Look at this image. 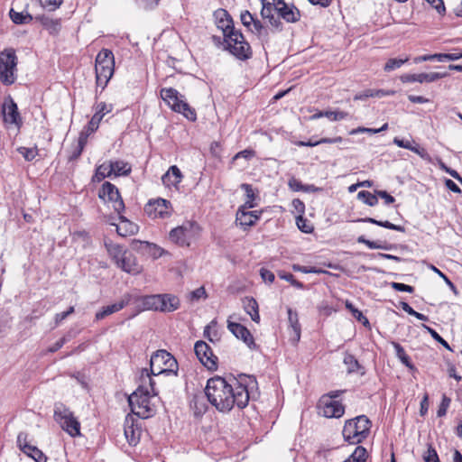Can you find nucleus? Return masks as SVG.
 I'll return each mask as SVG.
<instances>
[{
	"label": "nucleus",
	"mask_w": 462,
	"mask_h": 462,
	"mask_svg": "<svg viewBox=\"0 0 462 462\" xmlns=\"http://www.w3.org/2000/svg\"><path fill=\"white\" fill-rule=\"evenodd\" d=\"M182 173L180 170L172 165L169 168L168 171L162 176V182L167 186H177L182 180Z\"/></svg>",
	"instance_id": "obj_30"
},
{
	"label": "nucleus",
	"mask_w": 462,
	"mask_h": 462,
	"mask_svg": "<svg viewBox=\"0 0 462 462\" xmlns=\"http://www.w3.org/2000/svg\"><path fill=\"white\" fill-rule=\"evenodd\" d=\"M109 112L110 109L107 107L106 103L101 102L97 104L96 113L91 117L88 124L80 132V134H87V137H88L91 134L97 130L100 121L102 120L104 116Z\"/></svg>",
	"instance_id": "obj_20"
},
{
	"label": "nucleus",
	"mask_w": 462,
	"mask_h": 462,
	"mask_svg": "<svg viewBox=\"0 0 462 462\" xmlns=\"http://www.w3.org/2000/svg\"><path fill=\"white\" fill-rule=\"evenodd\" d=\"M261 211H247L244 209H238L236 212V222L246 229L254 226L260 218Z\"/></svg>",
	"instance_id": "obj_24"
},
{
	"label": "nucleus",
	"mask_w": 462,
	"mask_h": 462,
	"mask_svg": "<svg viewBox=\"0 0 462 462\" xmlns=\"http://www.w3.org/2000/svg\"><path fill=\"white\" fill-rule=\"evenodd\" d=\"M35 20L38 21L51 35H57L61 29L60 19H52L47 15L42 14L35 16Z\"/></svg>",
	"instance_id": "obj_28"
},
{
	"label": "nucleus",
	"mask_w": 462,
	"mask_h": 462,
	"mask_svg": "<svg viewBox=\"0 0 462 462\" xmlns=\"http://www.w3.org/2000/svg\"><path fill=\"white\" fill-rule=\"evenodd\" d=\"M227 328L238 339H241L249 348L255 349L256 345L251 332L240 323L227 321Z\"/></svg>",
	"instance_id": "obj_18"
},
{
	"label": "nucleus",
	"mask_w": 462,
	"mask_h": 462,
	"mask_svg": "<svg viewBox=\"0 0 462 462\" xmlns=\"http://www.w3.org/2000/svg\"><path fill=\"white\" fill-rule=\"evenodd\" d=\"M2 114L5 124L14 125L17 128L22 126L23 120L18 111L17 105L11 97L5 98L2 105Z\"/></svg>",
	"instance_id": "obj_15"
},
{
	"label": "nucleus",
	"mask_w": 462,
	"mask_h": 462,
	"mask_svg": "<svg viewBox=\"0 0 462 462\" xmlns=\"http://www.w3.org/2000/svg\"><path fill=\"white\" fill-rule=\"evenodd\" d=\"M260 275L264 282L269 283H272L275 279L274 273L264 268L260 270Z\"/></svg>",
	"instance_id": "obj_62"
},
{
	"label": "nucleus",
	"mask_w": 462,
	"mask_h": 462,
	"mask_svg": "<svg viewBox=\"0 0 462 462\" xmlns=\"http://www.w3.org/2000/svg\"><path fill=\"white\" fill-rule=\"evenodd\" d=\"M125 436L130 445L135 446L139 441L140 431L139 430H134L133 424L130 426H125Z\"/></svg>",
	"instance_id": "obj_41"
},
{
	"label": "nucleus",
	"mask_w": 462,
	"mask_h": 462,
	"mask_svg": "<svg viewBox=\"0 0 462 462\" xmlns=\"http://www.w3.org/2000/svg\"><path fill=\"white\" fill-rule=\"evenodd\" d=\"M132 300H133L132 294H130V293L124 294L122 296V298L120 299V300H118L117 302L111 304V305L105 306L99 311H97L95 315L96 320H101L113 313L118 312L119 310H123L127 305L131 304Z\"/></svg>",
	"instance_id": "obj_19"
},
{
	"label": "nucleus",
	"mask_w": 462,
	"mask_h": 462,
	"mask_svg": "<svg viewBox=\"0 0 462 462\" xmlns=\"http://www.w3.org/2000/svg\"><path fill=\"white\" fill-rule=\"evenodd\" d=\"M151 375L152 374L149 373L147 369H143L140 376V385H144V389L150 388V393H152L153 395H157L158 392L154 388L155 382Z\"/></svg>",
	"instance_id": "obj_39"
},
{
	"label": "nucleus",
	"mask_w": 462,
	"mask_h": 462,
	"mask_svg": "<svg viewBox=\"0 0 462 462\" xmlns=\"http://www.w3.org/2000/svg\"><path fill=\"white\" fill-rule=\"evenodd\" d=\"M132 298H133V300H132L131 304H134L139 312L143 311V310L159 311V300H160L159 294L145 295V296L132 294Z\"/></svg>",
	"instance_id": "obj_17"
},
{
	"label": "nucleus",
	"mask_w": 462,
	"mask_h": 462,
	"mask_svg": "<svg viewBox=\"0 0 462 462\" xmlns=\"http://www.w3.org/2000/svg\"><path fill=\"white\" fill-rule=\"evenodd\" d=\"M289 187L294 191L305 190L302 183L295 178L289 180Z\"/></svg>",
	"instance_id": "obj_64"
},
{
	"label": "nucleus",
	"mask_w": 462,
	"mask_h": 462,
	"mask_svg": "<svg viewBox=\"0 0 462 462\" xmlns=\"http://www.w3.org/2000/svg\"><path fill=\"white\" fill-rule=\"evenodd\" d=\"M110 176H111V172H110V170H109V168L107 166V163L104 162L103 164L99 165L97 168L96 172H95V174L92 177V181L93 182H100L105 178L110 177Z\"/></svg>",
	"instance_id": "obj_40"
},
{
	"label": "nucleus",
	"mask_w": 462,
	"mask_h": 462,
	"mask_svg": "<svg viewBox=\"0 0 462 462\" xmlns=\"http://www.w3.org/2000/svg\"><path fill=\"white\" fill-rule=\"evenodd\" d=\"M317 408L319 413L326 418H341L345 413V406L337 400H330L329 396H321Z\"/></svg>",
	"instance_id": "obj_12"
},
{
	"label": "nucleus",
	"mask_w": 462,
	"mask_h": 462,
	"mask_svg": "<svg viewBox=\"0 0 462 462\" xmlns=\"http://www.w3.org/2000/svg\"><path fill=\"white\" fill-rule=\"evenodd\" d=\"M387 129H388V124L383 125V126L381 128H378V129L366 128V127L359 126L357 128L352 129L349 132V134H361V133L377 134V133H380L382 131H385Z\"/></svg>",
	"instance_id": "obj_48"
},
{
	"label": "nucleus",
	"mask_w": 462,
	"mask_h": 462,
	"mask_svg": "<svg viewBox=\"0 0 462 462\" xmlns=\"http://www.w3.org/2000/svg\"><path fill=\"white\" fill-rule=\"evenodd\" d=\"M325 117L331 121H341L349 117V113L340 110H326Z\"/></svg>",
	"instance_id": "obj_46"
},
{
	"label": "nucleus",
	"mask_w": 462,
	"mask_h": 462,
	"mask_svg": "<svg viewBox=\"0 0 462 462\" xmlns=\"http://www.w3.org/2000/svg\"><path fill=\"white\" fill-rule=\"evenodd\" d=\"M224 42L226 44V49L237 59L245 60L251 58V47L240 31L229 32L224 36Z\"/></svg>",
	"instance_id": "obj_9"
},
{
	"label": "nucleus",
	"mask_w": 462,
	"mask_h": 462,
	"mask_svg": "<svg viewBox=\"0 0 462 462\" xmlns=\"http://www.w3.org/2000/svg\"><path fill=\"white\" fill-rule=\"evenodd\" d=\"M430 269L432 270L435 273H437L440 279H443V281L446 282V284L455 292L457 293V288L455 284L450 281V279L443 273L439 269H438L433 264L430 265Z\"/></svg>",
	"instance_id": "obj_55"
},
{
	"label": "nucleus",
	"mask_w": 462,
	"mask_h": 462,
	"mask_svg": "<svg viewBox=\"0 0 462 462\" xmlns=\"http://www.w3.org/2000/svg\"><path fill=\"white\" fill-rule=\"evenodd\" d=\"M391 286L397 291H404L409 293H412L414 291V288L412 286L404 283L392 282Z\"/></svg>",
	"instance_id": "obj_59"
},
{
	"label": "nucleus",
	"mask_w": 462,
	"mask_h": 462,
	"mask_svg": "<svg viewBox=\"0 0 462 462\" xmlns=\"http://www.w3.org/2000/svg\"><path fill=\"white\" fill-rule=\"evenodd\" d=\"M54 419L69 436L80 435V423L73 412L62 402L55 403Z\"/></svg>",
	"instance_id": "obj_7"
},
{
	"label": "nucleus",
	"mask_w": 462,
	"mask_h": 462,
	"mask_svg": "<svg viewBox=\"0 0 462 462\" xmlns=\"http://www.w3.org/2000/svg\"><path fill=\"white\" fill-rule=\"evenodd\" d=\"M296 224L299 229L303 233L310 234L313 231V226L301 216L296 218Z\"/></svg>",
	"instance_id": "obj_51"
},
{
	"label": "nucleus",
	"mask_w": 462,
	"mask_h": 462,
	"mask_svg": "<svg viewBox=\"0 0 462 462\" xmlns=\"http://www.w3.org/2000/svg\"><path fill=\"white\" fill-rule=\"evenodd\" d=\"M357 242L360 244L365 245L370 249H388V246L380 241H370L366 239L364 236H361L357 238Z\"/></svg>",
	"instance_id": "obj_45"
},
{
	"label": "nucleus",
	"mask_w": 462,
	"mask_h": 462,
	"mask_svg": "<svg viewBox=\"0 0 462 462\" xmlns=\"http://www.w3.org/2000/svg\"><path fill=\"white\" fill-rule=\"evenodd\" d=\"M200 234V227L196 222L188 221L181 226L173 228L169 237L171 241L180 246H189L198 239Z\"/></svg>",
	"instance_id": "obj_8"
},
{
	"label": "nucleus",
	"mask_w": 462,
	"mask_h": 462,
	"mask_svg": "<svg viewBox=\"0 0 462 462\" xmlns=\"http://www.w3.org/2000/svg\"><path fill=\"white\" fill-rule=\"evenodd\" d=\"M451 399L448 397L446 394L442 395L441 402L437 411V415L439 417H443L447 414L448 409L450 405Z\"/></svg>",
	"instance_id": "obj_53"
},
{
	"label": "nucleus",
	"mask_w": 462,
	"mask_h": 462,
	"mask_svg": "<svg viewBox=\"0 0 462 462\" xmlns=\"http://www.w3.org/2000/svg\"><path fill=\"white\" fill-rule=\"evenodd\" d=\"M392 345L395 350L396 356L400 361L408 368L413 369L414 365L411 362L410 356L406 354L404 348L398 342H392Z\"/></svg>",
	"instance_id": "obj_37"
},
{
	"label": "nucleus",
	"mask_w": 462,
	"mask_h": 462,
	"mask_svg": "<svg viewBox=\"0 0 462 462\" xmlns=\"http://www.w3.org/2000/svg\"><path fill=\"white\" fill-rule=\"evenodd\" d=\"M129 406L133 413L140 418L145 419L152 415V409L150 406V391L144 389V385L138 388L128 397Z\"/></svg>",
	"instance_id": "obj_6"
},
{
	"label": "nucleus",
	"mask_w": 462,
	"mask_h": 462,
	"mask_svg": "<svg viewBox=\"0 0 462 462\" xmlns=\"http://www.w3.org/2000/svg\"><path fill=\"white\" fill-rule=\"evenodd\" d=\"M17 65V56L12 48L5 49L0 53V80L5 85L14 82V70Z\"/></svg>",
	"instance_id": "obj_10"
},
{
	"label": "nucleus",
	"mask_w": 462,
	"mask_h": 462,
	"mask_svg": "<svg viewBox=\"0 0 462 462\" xmlns=\"http://www.w3.org/2000/svg\"><path fill=\"white\" fill-rule=\"evenodd\" d=\"M292 270L295 272H300V273H326V271H324L322 269H318L316 267H308V266H303V265H300V264H293Z\"/></svg>",
	"instance_id": "obj_54"
},
{
	"label": "nucleus",
	"mask_w": 462,
	"mask_h": 462,
	"mask_svg": "<svg viewBox=\"0 0 462 462\" xmlns=\"http://www.w3.org/2000/svg\"><path fill=\"white\" fill-rule=\"evenodd\" d=\"M424 462H440L436 449L431 444L428 445L427 450L423 454Z\"/></svg>",
	"instance_id": "obj_47"
},
{
	"label": "nucleus",
	"mask_w": 462,
	"mask_h": 462,
	"mask_svg": "<svg viewBox=\"0 0 462 462\" xmlns=\"http://www.w3.org/2000/svg\"><path fill=\"white\" fill-rule=\"evenodd\" d=\"M98 197L105 201L111 202L115 211L118 214L125 210V203L121 198L119 190L111 182L106 181L103 183L98 191Z\"/></svg>",
	"instance_id": "obj_11"
},
{
	"label": "nucleus",
	"mask_w": 462,
	"mask_h": 462,
	"mask_svg": "<svg viewBox=\"0 0 462 462\" xmlns=\"http://www.w3.org/2000/svg\"><path fill=\"white\" fill-rule=\"evenodd\" d=\"M69 340V337L68 336H65L63 337H61L60 339H59L55 344H53L52 346H51L48 349H47V352L48 353H54L56 351H58L59 349H60Z\"/></svg>",
	"instance_id": "obj_58"
},
{
	"label": "nucleus",
	"mask_w": 462,
	"mask_h": 462,
	"mask_svg": "<svg viewBox=\"0 0 462 462\" xmlns=\"http://www.w3.org/2000/svg\"><path fill=\"white\" fill-rule=\"evenodd\" d=\"M423 327L428 330V332L431 335V337L438 342H439L443 346H445L448 349H450L449 345L446 340H444L439 333H437L433 328L423 325Z\"/></svg>",
	"instance_id": "obj_56"
},
{
	"label": "nucleus",
	"mask_w": 462,
	"mask_h": 462,
	"mask_svg": "<svg viewBox=\"0 0 462 462\" xmlns=\"http://www.w3.org/2000/svg\"><path fill=\"white\" fill-rule=\"evenodd\" d=\"M116 266L122 271L130 274H138L141 272V266L136 263V259L132 252L128 251L116 262Z\"/></svg>",
	"instance_id": "obj_21"
},
{
	"label": "nucleus",
	"mask_w": 462,
	"mask_h": 462,
	"mask_svg": "<svg viewBox=\"0 0 462 462\" xmlns=\"http://www.w3.org/2000/svg\"><path fill=\"white\" fill-rule=\"evenodd\" d=\"M75 309L73 306L69 307L68 310L57 313L54 318L55 325L58 326L62 320L67 319L70 314L74 313Z\"/></svg>",
	"instance_id": "obj_57"
},
{
	"label": "nucleus",
	"mask_w": 462,
	"mask_h": 462,
	"mask_svg": "<svg viewBox=\"0 0 462 462\" xmlns=\"http://www.w3.org/2000/svg\"><path fill=\"white\" fill-rule=\"evenodd\" d=\"M25 455L32 457L35 462H47L48 460L47 457L43 454V452L35 446L27 448V452L25 453Z\"/></svg>",
	"instance_id": "obj_42"
},
{
	"label": "nucleus",
	"mask_w": 462,
	"mask_h": 462,
	"mask_svg": "<svg viewBox=\"0 0 462 462\" xmlns=\"http://www.w3.org/2000/svg\"><path fill=\"white\" fill-rule=\"evenodd\" d=\"M159 311L172 312L180 308V300L173 294H159Z\"/></svg>",
	"instance_id": "obj_26"
},
{
	"label": "nucleus",
	"mask_w": 462,
	"mask_h": 462,
	"mask_svg": "<svg viewBox=\"0 0 462 462\" xmlns=\"http://www.w3.org/2000/svg\"><path fill=\"white\" fill-rule=\"evenodd\" d=\"M357 221L374 224V225H377L379 226H383V227H385V228H388V229H392V230H396V231H399V232H404L405 231L404 226L394 225V224H393V223H391V222H389L387 220L386 221H380V220H376V219L372 218V217H365V218H360Z\"/></svg>",
	"instance_id": "obj_38"
},
{
	"label": "nucleus",
	"mask_w": 462,
	"mask_h": 462,
	"mask_svg": "<svg viewBox=\"0 0 462 462\" xmlns=\"http://www.w3.org/2000/svg\"><path fill=\"white\" fill-rule=\"evenodd\" d=\"M106 163L110 170L111 175L112 174H115L116 176L127 175L131 171V167L128 165V163H126L123 161L108 162Z\"/></svg>",
	"instance_id": "obj_34"
},
{
	"label": "nucleus",
	"mask_w": 462,
	"mask_h": 462,
	"mask_svg": "<svg viewBox=\"0 0 462 462\" xmlns=\"http://www.w3.org/2000/svg\"><path fill=\"white\" fill-rule=\"evenodd\" d=\"M115 69V58L112 51L102 49L96 57V81L103 89L112 78Z\"/></svg>",
	"instance_id": "obj_3"
},
{
	"label": "nucleus",
	"mask_w": 462,
	"mask_h": 462,
	"mask_svg": "<svg viewBox=\"0 0 462 462\" xmlns=\"http://www.w3.org/2000/svg\"><path fill=\"white\" fill-rule=\"evenodd\" d=\"M447 73L430 72L420 74H405L401 77L402 82H434L439 79L445 78Z\"/></svg>",
	"instance_id": "obj_22"
},
{
	"label": "nucleus",
	"mask_w": 462,
	"mask_h": 462,
	"mask_svg": "<svg viewBox=\"0 0 462 462\" xmlns=\"http://www.w3.org/2000/svg\"><path fill=\"white\" fill-rule=\"evenodd\" d=\"M240 19L242 23L249 28L254 22V17L252 15V14L249 11H245L241 14Z\"/></svg>",
	"instance_id": "obj_60"
},
{
	"label": "nucleus",
	"mask_w": 462,
	"mask_h": 462,
	"mask_svg": "<svg viewBox=\"0 0 462 462\" xmlns=\"http://www.w3.org/2000/svg\"><path fill=\"white\" fill-rule=\"evenodd\" d=\"M150 371L152 375L177 374L178 363L171 354L166 350H158L150 360Z\"/></svg>",
	"instance_id": "obj_4"
},
{
	"label": "nucleus",
	"mask_w": 462,
	"mask_h": 462,
	"mask_svg": "<svg viewBox=\"0 0 462 462\" xmlns=\"http://www.w3.org/2000/svg\"><path fill=\"white\" fill-rule=\"evenodd\" d=\"M87 134H79L77 144L73 147L71 153L69 156V161L72 162L77 160L82 153L85 145L87 144Z\"/></svg>",
	"instance_id": "obj_35"
},
{
	"label": "nucleus",
	"mask_w": 462,
	"mask_h": 462,
	"mask_svg": "<svg viewBox=\"0 0 462 462\" xmlns=\"http://www.w3.org/2000/svg\"><path fill=\"white\" fill-rule=\"evenodd\" d=\"M408 59H389L385 63L383 69L385 71H392L396 69H399L402 65H403Z\"/></svg>",
	"instance_id": "obj_49"
},
{
	"label": "nucleus",
	"mask_w": 462,
	"mask_h": 462,
	"mask_svg": "<svg viewBox=\"0 0 462 462\" xmlns=\"http://www.w3.org/2000/svg\"><path fill=\"white\" fill-rule=\"evenodd\" d=\"M434 7L439 14H444L446 8L443 0H426Z\"/></svg>",
	"instance_id": "obj_61"
},
{
	"label": "nucleus",
	"mask_w": 462,
	"mask_h": 462,
	"mask_svg": "<svg viewBox=\"0 0 462 462\" xmlns=\"http://www.w3.org/2000/svg\"><path fill=\"white\" fill-rule=\"evenodd\" d=\"M262 2V10H261V16L263 19H268L269 23L272 26H273L276 29H279L282 25L281 21L278 19L276 14V5L275 2L269 3L266 0H261Z\"/></svg>",
	"instance_id": "obj_25"
},
{
	"label": "nucleus",
	"mask_w": 462,
	"mask_h": 462,
	"mask_svg": "<svg viewBox=\"0 0 462 462\" xmlns=\"http://www.w3.org/2000/svg\"><path fill=\"white\" fill-rule=\"evenodd\" d=\"M205 394L208 402L220 412H228L234 406L244 409L250 400L247 385L236 379L229 383L220 376L208 380Z\"/></svg>",
	"instance_id": "obj_1"
},
{
	"label": "nucleus",
	"mask_w": 462,
	"mask_h": 462,
	"mask_svg": "<svg viewBox=\"0 0 462 462\" xmlns=\"http://www.w3.org/2000/svg\"><path fill=\"white\" fill-rule=\"evenodd\" d=\"M371 421L365 415H359L345 422L342 435L349 444H359L367 438Z\"/></svg>",
	"instance_id": "obj_2"
},
{
	"label": "nucleus",
	"mask_w": 462,
	"mask_h": 462,
	"mask_svg": "<svg viewBox=\"0 0 462 462\" xmlns=\"http://www.w3.org/2000/svg\"><path fill=\"white\" fill-rule=\"evenodd\" d=\"M436 60L438 61H445V60H457L462 58L461 52H454V53H436L434 54Z\"/></svg>",
	"instance_id": "obj_52"
},
{
	"label": "nucleus",
	"mask_w": 462,
	"mask_h": 462,
	"mask_svg": "<svg viewBox=\"0 0 462 462\" xmlns=\"http://www.w3.org/2000/svg\"><path fill=\"white\" fill-rule=\"evenodd\" d=\"M119 215L120 225L116 226V232L121 236H132L137 233L138 226L129 221L121 213Z\"/></svg>",
	"instance_id": "obj_29"
},
{
	"label": "nucleus",
	"mask_w": 462,
	"mask_h": 462,
	"mask_svg": "<svg viewBox=\"0 0 462 462\" xmlns=\"http://www.w3.org/2000/svg\"><path fill=\"white\" fill-rule=\"evenodd\" d=\"M9 15L12 22L19 25L28 24L33 19H35V17H33L26 8L22 11H16L14 7H12L10 9Z\"/></svg>",
	"instance_id": "obj_31"
},
{
	"label": "nucleus",
	"mask_w": 462,
	"mask_h": 462,
	"mask_svg": "<svg viewBox=\"0 0 462 462\" xmlns=\"http://www.w3.org/2000/svg\"><path fill=\"white\" fill-rule=\"evenodd\" d=\"M17 446L25 454L27 452V448H31V445L28 442V435L25 432H20L17 436Z\"/></svg>",
	"instance_id": "obj_50"
},
{
	"label": "nucleus",
	"mask_w": 462,
	"mask_h": 462,
	"mask_svg": "<svg viewBox=\"0 0 462 462\" xmlns=\"http://www.w3.org/2000/svg\"><path fill=\"white\" fill-rule=\"evenodd\" d=\"M276 5L278 19H284L287 23H296L300 18V11L294 5H288L284 0H273Z\"/></svg>",
	"instance_id": "obj_16"
},
{
	"label": "nucleus",
	"mask_w": 462,
	"mask_h": 462,
	"mask_svg": "<svg viewBox=\"0 0 462 462\" xmlns=\"http://www.w3.org/2000/svg\"><path fill=\"white\" fill-rule=\"evenodd\" d=\"M357 198L370 207H374L378 203L377 194L374 195L367 190L359 191Z\"/></svg>",
	"instance_id": "obj_44"
},
{
	"label": "nucleus",
	"mask_w": 462,
	"mask_h": 462,
	"mask_svg": "<svg viewBox=\"0 0 462 462\" xmlns=\"http://www.w3.org/2000/svg\"><path fill=\"white\" fill-rule=\"evenodd\" d=\"M344 364L346 366V371L348 374L358 372L359 370H364V368L360 365L357 359L351 354L346 353L343 360ZM365 371L361 372V374H364Z\"/></svg>",
	"instance_id": "obj_36"
},
{
	"label": "nucleus",
	"mask_w": 462,
	"mask_h": 462,
	"mask_svg": "<svg viewBox=\"0 0 462 462\" xmlns=\"http://www.w3.org/2000/svg\"><path fill=\"white\" fill-rule=\"evenodd\" d=\"M245 311L250 315L253 321L259 323L260 315L257 301L252 297H246L243 300Z\"/></svg>",
	"instance_id": "obj_32"
},
{
	"label": "nucleus",
	"mask_w": 462,
	"mask_h": 462,
	"mask_svg": "<svg viewBox=\"0 0 462 462\" xmlns=\"http://www.w3.org/2000/svg\"><path fill=\"white\" fill-rule=\"evenodd\" d=\"M214 17L218 29L223 32L224 36L229 32L234 31L233 20L230 14L224 9H218L214 12Z\"/></svg>",
	"instance_id": "obj_23"
},
{
	"label": "nucleus",
	"mask_w": 462,
	"mask_h": 462,
	"mask_svg": "<svg viewBox=\"0 0 462 462\" xmlns=\"http://www.w3.org/2000/svg\"><path fill=\"white\" fill-rule=\"evenodd\" d=\"M16 151L24 158L25 161L31 162L38 155L37 147L21 146Z\"/></svg>",
	"instance_id": "obj_43"
},
{
	"label": "nucleus",
	"mask_w": 462,
	"mask_h": 462,
	"mask_svg": "<svg viewBox=\"0 0 462 462\" xmlns=\"http://www.w3.org/2000/svg\"><path fill=\"white\" fill-rule=\"evenodd\" d=\"M288 319L290 323L291 341L293 345H297L300 339V324L299 322L298 313L293 311L291 308H288Z\"/></svg>",
	"instance_id": "obj_27"
},
{
	"label": "nucleus",
	"mask_w": 462,
	"mask_h": 462,
	"mask_svg": "<svg viewBox=\"0 0 462 462\" xmlns=\"http://www.w3.org/2000/svg\"><path fill=\"white\" fill-rule=\"evenodd\" d=\"M105 246L107 250L110 257L115 261V263L121 259L125 253L128 252L127 249L124 248L122 245L118 244H115L112 241H106Z\"/></svg>",
	"instance_id": "obj_33"
},
{
	"label": "nucleus",
	"mask_w": 462,
	"mask_h": 462,
	"mask_svg": "<svg viewBox=\"0 0 462 462\" xmlns=\"http://www.w3.org/2000/svg\"><path fill=\"white\" fill-rule=\"evenodd\" d=\"M194 351L200 363L209 370H217V357L213 354L211 347L202 340L197 341Z\"/></svg>",
	"instance_id": "obj_13"
},
{
	"label": "nucleus",
	"mask_w": 462,
	"mask_h": 462,
	"mask_svg": "<svg viewBox=\"0 0 462 462\" xmlns=\"http://www.w3.org/2000/svg\"><path fill=\"white\" fill-rule=\"evenodd\" d=\"M161 97L173 111L182 114L188 120L194 122L197 119L195 109L189 106L183 99V96L180 95L175 88H162Z\"/></svg>",
	"instance_id": "obj_5"
},
{
	"label": "nucleus",
	"mask_w": 462,
	"mask_h": 462,
	"mask_svg": "<svg viewBox=\"0 0 462 462\" xmlns=\"http://www.w3.org/2000/svg\"><path fill=\"white\" fill-rule=\"evenodd\" d=\"M144 212L151 218H165L171 215V202L164 199L149 200L144 206Z\"/></svg>",
	"instance_id": "obj_14"
},
{
	"label": "nucleus",
	"mask_w": 462,
	"mask_h": 462,
	"mask_svg": "<svg viewBox=\"0 0 462 462\" xmlns=\"http://www.w3.org/2000/svg\"><path fill=\"white\" fill-rule=\"evenodd\" d=\"M255 155V152L253 150H250V149H245L244 151H241L239 152H237L235 157H234V160H237L239 158H244L245 160H250L252 159L254 156Z\"/></svg>",
	"instance_id": "obj_63"
}]
</instances>
